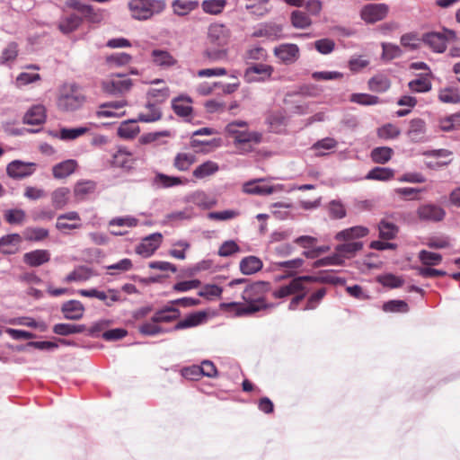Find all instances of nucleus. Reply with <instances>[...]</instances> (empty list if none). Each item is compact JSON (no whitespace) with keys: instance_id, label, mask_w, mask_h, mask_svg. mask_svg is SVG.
Listing matches in <instances>:
<instances>
[{"instance_id":"nucleus-64","label":"nucleus","mask_w":460,"mask_h":460,"mask_svg":"<svg viewBox=\"0 0 460 460\" xmlns=\"http://www.w3.org/2000/svg\"><path fill=\"white\" fill-rule=\"evenodd\" d=\"M131 56L125 52L115 53L106 57L107 64L111 66H120L129 63Z\"/></svg>"},{"instance_id":"nucleus-6","label":"nucleus","mask_w":460,"mask_h":460,"mask_svg":"<svg viewBox=\"0 0 460 460\" xmlns=\"http://www.w3.org/2000/svg\"><path fill=\"white\" fill-rule=\"evenodd\" d=\"M102 86L105 93L117 95L128 92L132 87V81L120 74H117L104 80Z\"/></svg>"},{"instance_id":"nucleus-27","label":"nucleus","mask_w":460,"mask_h":460,"mask_svg":"<svg viewBox=\"0 0 460 460\" xmlns=\"http://www.w3.org/2000/svg\"><path fill=\"white\" fill-rule=\"evenodd\" d=\"M76 167V161L68 159L54 165L52 173L56 179H64L71 175L75 171Z\"/></svg>"},{"instance_id":"nucleus-37","label":"nucleus","mask_w":460,"mask_h":460,"mask_svg":"<svg viewBox=\"0 0 460 460\" xmlns=\"http://www.w3.org/2000/svg\"><path fill=\"white\" fill-rule=\"evenodd\" d=\"M219 170V166L216 162L213 161H206L205 163L197 166L192 172L193 177L196 179H204L206 177L211 176L217 172Z\"/></svg>"},{"instance_id":"nucleus-2","label":"nucleus","mask_w":460,"mask_h":460,"mask_svg":"<svg viewBox=\"0 0 460 460\" xmlns=\"http://www.w3.org/2000/svg\"><path fill=\"white\" fill-rule=\"evenodd\" d=\"M85 102V95L76 84H64L58 93L57 105L64 111L80 109Z\"/></svg>"},{"instance_id":"nucleus-12","label":"nucleus","mask_w":460,"mask_h":460,"mask_svg":"<svg viewBox=\"0 0 460 460\" xmlns=\"http://www.w3.org/2000/svg\"><path fill=\"white\" fill-rule=\"evenodd\" d=\"M230 30L223 23L214 22L208 26V39L218 47H224L228 43L230 39Z\"/></svg>"},{"instance_id":"nucleus-28","label":"nucleus","mask_w":460,"mask_h":460,"mask_svg":"<svg viewBox=\"0 0 460 460\" xmlns=\"http://www.w3.org/2000/svg\"><path fill=\"white\" fill-rule=\"evenodd\" d=\"M263 263L256 256H247L242 259L239 264L240 270L244 275H252L261 270Z\"/></svg>"},{"instance_id":"nucleus-20","label":"nucleus","mask_w":460,"mask_h":460,"mask_svg":"<svg viewBox=\"0 0 460 460\" xmlns=\"http://www.w3.org/2000/svg\"><path fill=\"white\" fill-rule=\"evenodd\" d=\"M266 122L269 126V128L271 132L280 133L284 130L287 118L285 115V111L282 110H277L270 111L267 118Z\"/></svg>"},{"instance_id":"nucleus-3","label":"nucleus","mask_w":460,"mask_h":460,"mask_svg":"<svg viewBox=\"0 0 460 460\" xmlns=\"http://www.w3.org/2000/svg\"><path fill=\"white\" fill-rule=\"evenodd\" d=\"M128 6L133 19L146 21L163 13L166 8V2L164 0H130Z\"/></svg>"},{"instance_id":"nucleus-32","label":"nucleus","mask_w":460,"mask_h":460,"mask_svg":"<svg viewBox=\"0 0 460 460\" xmlns=\"http://www.w3.org/2000/svg\"><path fill=\"white\" fill-rule=\"evenodd\" d=\"M184 181L181 177L169 176L167 174L157 172L153 179V184L157 188H172L182 185Z\"/></svg>"},{"instance_id":"nucleus-4","label":"nucleus","mask_w":460,"mask_h":460,"mask_svg":"<svg viewBox=\"0 0 460 460\" xmlns=\"http://www.w3.org/2000/svg\"><path fill=\"white\" fill-rule=\"evenodd\" d=\"M305 282H331L330 277L322 276H300L294 278L288 284L281 286L279 288L273 291L272 295L275 298H284L292 295H298V293L305 292Z\"/></svg>"},{"instance_id":"nucleus-26","label":"nucleus","mask_w":460,"mask_h":460,"mask_svg":"<svg viewBox=\"0 0 460 460\" xmlns=\"http://www.w3.org/2000/svg\"><path fill=\"white\" fill-rule=\"evenodd\" d=\"M369 233L368 228L362 226H356L342 231H340L336 234L335 239L338 241H348L358 238H362L367 235Z\"/></svg>"},{"instance_id":"nucleus-55","label":"nucleus","mask_w":460,"mask_h":460,"mask_svg":"<svg viewBox=\"0 0 460 460\" xmlns=\"http://www.w3.org/2000/svg\"><path fill=\"white\" fill-rule=\"evenodd\" d=\"M439 128L443 131L460 130V113L453 114L439 120Z\"/></svg>"},{"instance_id":"nucleus-21","label":"nucleus","mask_w":460,"mask_h":460,"mask_svg":"<svg viewBox=\"0 0 460 460\" xmlns=\"http://www.w3.org/2000/svg\"><path fill=\"white\" fill-rule=\"evenodd\" d=\"M50 260V252L48 250L38 249L24 253L23 261L31 267H39Z\"/></svg>"},{"instance_id":"nucleus-44","label":"nucleus","mask_w":460,"mask_h":460,"mask_svg":"<svg viewBox=\"0 0 460 460\" xmlns=\"http://www.w3.org/2000/svg\"><path fill=\"white\" fill-rule=\"evenodd\" d=\"M394 176V170L386 167H375L366 175L367 180L389 181Z\"/></svg>"},{"instance_id":"nucleus-60","label":"nucleus","mask_w":460,"mask_h":460,"mask_svg":"<svg viewBox=\"0 0 460 460\" xmlns=\"http://www.w3.org/2000/svg\"><path fill=\"white\" fill-rule=\"evenodd\" d=\"M240 212L234 209H226L223 211H213L208 214V218L216 221H227L237 217Z\"/></svg>"},{"instance_id":"nucleus-1","label":"nucleus","mask_w":460,"mask_h":460,"mask_svg":"<svg viewBox=\"0 0 460 460\" xmlns=\"http://www.w3.org/2000/svg\"><path fill=\"white\" fill-rule=\"evenodd\" d=\"M269 289V282H253L247 286L243 292L244 303H230L226 305L232 307L237 315L254 314L267 310L273 306V304L266 301V295Z\"/></svg>"},{"instance_id":"nucleus-52","label":"nucleus","mask_w":460,"mask_h":460,"mask_svg":"<svg viewBox=\"0 0 460 460\" xmlns=\"http://www.w3.org/2000/svg\"><path fill=\"white\" fill-rule=\"evenodd\" d=\"M80 294L84 296L87 297H95L98 298L101 301L106 302L108 305H110V303L108 302V299L110 298L111 301H116L117 297L113 294L112 291H110V294H107L104 291L98 290L96 288H90V289H82L80 290Z\"/></svg>"},{"instance_id":"nucleus-19","label":"nucleus","mask_w":460,"mask_h":460,"mask_svg":"<svg viewBox=\"0 0 460 460\" xmlns=\"http://www.w3.org/2000/svg\"><path fill=\"white\" fill-rule=\"evenodd\" d=\"M27 70L39 71L40 66L36 64H30L23 66ZM41 80V76L37 72H22L15 78V85L17 87H22L30 84Z\"/></svg>"},{"instance_id":"nucleus-38","label":"nucleus","mask_w":460,"mask_h":460,"mask_svg":"<svg viewBox=\"0 0 460 460\" xmlns=\"http://www.w3.org/2000/svg\"><path fill=\"white\" fill-rule=\"evenodd\" d=\"M196 162V156L190 153H178L173 159V166L181 172H186Z\"/></svg>"},{"instance_id":"nucleus-51","label":"nucleus","mask_w":460,"mask_h":460,"mask_svg":"<svg viewBox=\"0 0 460 460\" xmlns=\"http://www.w3.org/2000/svg\"><path fill=\"white\" fill-rule=\"evenodd\" d=\"M385 313L394 314H406L409 311V306L403 300H390L383 304L382 306Z\"/></svg>"},{"instance_id":"nucleus-30","label":"nucleus","mask_w":460,"mask_h":460,"mask_svg":"<svg viewBox=\"0 0 460 460\" xmlns=\"http://www.w3.org/2000/svg\"><path fill=\"white\" fill-rule=\"evenodd\" d=\"M426 132L425 121L421 119H413L410 121L408 137L414 142H420L424 139Z\"/></svg>"},{"instance_id":"nucleus-8","label":"nucleus","mask_w":460,"mask_h":460,"mask_svg":"<svg viewBox=\"0 0 460 460\" xmlns=\"http://www.w3.org/2000/svg\"><path fill=\"white\" fill-rule=\"evenodd\" d=\"M36 168L35 163L14 160L7 164L6 173L12 179L21 180L32 175Z\"/></svg>"},{"instance_id":"nucleus-13","label":"nucleus","mask_w":460,"mask_h":460,"mask_svg":"<svg viewBox=\"0 0 460 460\" xmlns=\"http://www.w3.org/2000/svg\"><path fill=\"white\" fill-rule=\"evenodd\" d=\"M163 235L160 233L152 234L142 240L136 252L143 257H150L161 245Z\"/></svg>"},{"instance_id":"nucleus-23","label":"nucleus","mask_w":460,"mask_h":460,"mask_svg":"<svg viewBox=\"0 0 460 460\" xmlns=\"http://www.w3.org/2000/svg\"><path fill=\"white\" fill-rule=\"evenodd\" d=\"M198 302H199L198 299L191 298V297L179 298V299L171 301L168 304H166V305H163L162 307L158 308L155 312V316H164V314H166V313H171V312L175 313V312H177V310L174 307L175 305H181V306H183V307H190V306H193V305H197Z\"/></svg>"},{"instance_id":"nucleus-57","label":"nucleus","mask_w":460,"mask_h":460,"mask_svg":"<svg viewBox=\"0 0 460 460\" xmlns=\"http://www.w3.org/2000/svg\"><path fill=\"white\" fill-rule=\"evenodd\" d=\"M92 270L87 267H79L70 272L66 277V280L68 282L73 281H85L92 277Z\"/></svg>"},{"instance_id":"nucleus-63","label":"nucleus","mask_w":460,"mask_h":460,"mask_svg":"<svg viewBox=\"0 0 460 460\" xmlns=\"http://www.w3.org/2000/svg\"><path fill=\"white\" fill-rule=\"evenodd\" d=\"M382 58L386 60H391L402 56V49L399 46L392 43H382Z\"/></svg>"},{"instance_id":"nucleus-39","label":"nucleus","mask_w":460,"mask_h":460,"mask_svg":"<svg viewBox=\"0 0 460 460\" xmlns=\"http://www.w3.org/2000/svg\"><path fill=\"white\" fill-rule=\"evenodd\" d=\"M70 190L68 188L60 187L51 193V202L55 208L61 209L68 202Z\"/></svg>"},{"instance_id":"nucleus-41","label":"nucleus","mask_w":460,"mask_h":460,"mask_svg":"<svg viewBox=\"0 0 460 460\" xmlns=\"http://www.w3.org/2000/svg\"><path fill=\"white\" fill-rule=\"evenodd\" d=\"M146 111H142L137 116V120L142 122H154L159 120L162 117L161 110L155 104L148 103Z\"/></svg>"},{"instance_id":"nucleus-56","label":"nucleus","mask_w":460,"mask_h":460,"mask_svg":"<svg viewBox=\"0 0 460 460\" xmlns=\"http://www.w3.org/2000/svg\"><path fill=\"white\" fill-rule=\"evenodd\" d=\"M438 99L444 103H458L460 102V93L454 88H444L438 93Z\"/></svg>"},{"instance_id":"nucleus-58","label":"nucleus","mask_w":460,"mask_h":460,"mask_svg":"<svg viewBox=\"0 0 460 460\" xmlns=\"http://www.w3.org/2000/svg\"><path fill=\"white\" fill-rule=\"evenodd\" d=\"M408 86L412 92L427 93L431 89V83L427 77L420 76L409 82Z\"/></svg>"},{"instance_id":"nucleus-48","label":"nucleus","mask_w":460,"mask_h":460,"mask_svg":"<svg viewBox=\"0 0 460 460\" xmlns=\"http://www.w3.org/2000/svg\"><path fill=\"white\" fill-rule=\"evenodd\" d=\"M379 229V236L385 240H392L394 239L397 233L398 227L395 224L392 222H388L386 220H382L378 225Z\"/></svg>"},{"instance_id":"nucleus-46","label":"nucleus","mask_w":460,"mask_h":460,"mask_svg":"<svg viewBox=\"0 0 460 460\" xmlns=\"http://www.w3.org/2000/svg\"><path fill=\"white\" fill-rule=\"evenodd\" d=\"M68 6L74 8L78 11L82 15H84L86 19L91 22H97L98 17L94 13L93 8L91 5L82 4L78 1L72 0L68 3Z\"/></svg>"},{"instance_id":"nucleus-62","label":"nucleus","mask_w":460,"mask_h":460,"mask_svg":"<svg viewBox=\"0 0 460 460\" xmlns=\"http://www.w3.org/2000/svg\"><path fill=\"white\" fill-rule=\"evenodd\" d=\"M18 56V45L15 42H10L3 49L1 54V63L7 64L10 61H13Z\"/></svg>"},{"instance_id":"nucleus-16","label":"nucleus","mask_w":460,"mask_h":460,"mask_svg":"<svg viewBox=\"0 0 460 460\" xmlns=\"http://www.w3.org/2000/svg\"><path fill=\"white\" fill-rule=\"evenodd\" d=\"M185 201L193 203L200 209H209L217 205V199L210 198L203 190H196L185 197Z\"/></svg>"},{"instance_id":"nucleus-50","label":"nucleus","mask_w":460,"mask_h":460,"mask_svg":"<svg viewBox=\"0 0 460 460\" xmlns=\"http://www.w3.org/2000/svg\"><path fill=\"white\" fill-rule=\"evenodd\" d=\"M290 20L292 25L296 29L308 28L312 23L310 17L305 13L298 10L291 13Z\"/></svg>"},{"instance_id":"nucleus-36","label":"nucleus","mask_w":460,"mask_h":460,"mask_svg":"<svg viewBox=\"0 0 460 460\" xmlns=\"http://www.w3.org/2000/svg\"><path fill=\"white\" fill-rule=\"evenodd\" d=\"M137 119L123 121L118 128V136L124 139L135 137L139 132V128L137 125Z\"/></svg>"},{"instance_id":"nucleus-14","label":"nucleus","mask_w":460,"mask_h":460,"mask_svg":"<svg viewBox=\"0 0 460 460\" xmlns=\"http://www.w3.org/2000/svg\"><path fill=\"white\" fill-rule=\"evenodd\" d=\"M252 36L254 38L265 37L272 40H279L284 38L283 28L276 23H261L255 28Z\"/></svg>"},{"instance_id":"nucleus-53","label":"nucleus","mask_w":460,"mask_h":460,"mask_svg":"<svg viewBox=\"0 0 460 460\" xmlns=\"http://www.w3.org/2000/svg\"><path fill=\"white\" fill-rule=\"evenodd\" d=\"M393 155V149L387 146L376 147L371 151V158L375 163L385 164Z\"/></svg>"},{"instance_id":"nucleus-43","label":"nucleus","mask_w":460,"mask_h":460,"mask_svg":"<svg viewBox=\"0 0 460 460\" xmlns=\"http://www.w3.org/2000/svg\"><path fill=\"white\" fill-rule=\"evenodd\" d=\"M391 86L390 80L383 75L373 76L368 81V88L376 93L386 92Z\"/></svg>"},{"instance_id":"nucleus-45","label":"nucleus","mask_w":460,"mask_h":460,"mask_svg":"<svg viewBox=\"0 0 460 460\" xmlns=\"http://www.w3.org/2000/svg\"><path fill=\"white\" fill-rule=\"evenodd\" d=\"M234 134V143L236 144H259L262 137L261 133L255 131H236Z\"/></svg>"},{"instance_id":"nucleus-59","label":"nucleus","mask_w":460,"mask_h":460,"mask_svg":"<svg viewBox=\"0 0 460 460\" xmlns=\"http://www.w3.org/2000/svg\"><path fill=\"white\" fill-rule=\"evenodd\" d=\"M351 102L360 105H376L379 103V98L368 93H352L349 97Z\"/></svg>"},{"instance_id":"nucleus-42","label":"nucleus","mask_w":460,"mask_h":460,"mask_svg":"<svg viewBox=\"0 0 460 460\" xmlns=\"http://www.w3.org/2000/svg\"><path fill=\"white\" fill-rule=\"evenodd\" d=\"M327 294L326 288H321L313 292L304 304L303 310H314L317 308L322 303L323 299Z\"/></svg>"},{"instance_id":"nucleus-24","label":"nucleus","mask_w":460,"mask_h":460,"mask_svg":"<svg viewBox=\"0 0 460 460\" xmlns=\"http://www.w3.org/2000/svg\"><path fill=\"white\" fill-rule=\"evenodd\" d=\"M135 162L134 155L126 148H119L113 155L112 164L116 167L129 170Z\"/></svg>"},{"instance_id":"nucleus-29","label":"nucleus","mask_w":460,"mask_h":460,"mask_svg":"<svg viewBox=\"0 0 460 460\" xmlns=\"http://www.w3.org/2000/svg\"><path fill=\"white\" fill-rule=\"evenodd\" d=\"M199 7L197 0H173L172 8L174 14L178 16H186Z\"/></svg>"},{"instance_id":"nucleus-17","label":"nucleus","mask_w":460,"mask_h":460,"mask_svg":"<svg viewBox=\"0 0 460 460\" xmlns=\"http://www.w3.org/2000/svg\"><path fill=\"white\" fill-rule=\"evenodd\" d=\"M173 318H150V321L139 326V331L144 335H155L167 332L164 324L169 323Z\"/></svg>"},{"instance_id":"nucleus-11","label":"nucleus","mask_w":460,"mask_h":460,"mask_svg":"<svg viewBox=\"0 0 460 460\" xmlns=\"http://www.w3.org/2000/svg\"><path fill=\"white\" fill-rule=\"evenodd\" d=\"M416 215L420 221L439 222L446 217V211L438 205L427 203L417 208Z\"/></svg>"},{"instance_id":"nucleus-5","label":"nucleus","mask_w":460,"mask_h":460,"mask_svg":"<svg viewBox=\"0 0 460 460\" xmlns=\"http://www.w3.org/2000/svg\"><path fill=\"white\" fill-rule=\"evenodd\" d=\"M455 32L451 30H443L442 31H429L422 35V42L435 53H443L446 51L449 38L455 37Z\"/></svg>"},{"instance_id":"nucleus-18","label":"nucleus","mask_w":460,"mask_h":460,"mask_svg":"<svg viewBox=\"0 0 460 460\" xmlns=\"http://www.w3.org/2000/svg\"><path fill=\"white\" fill-rule=\"evenodd\" d=\"M273 71V67L270 65L256 64L246 68L244 72V78L248 83L257 82L260 81V79L256 75H262L261 80H264L265 78H270Z\"/></svg>"},{"instance_id":"nucleus-40","label":"nucleus","mask_w":460,"mask_h":460,"mask_svg":"<svg viewBox=\"0 0 460 460\" xmlns=\"http://www.w3.org/2000/svg\"><path fill=\"white\" fill-rule=\"evenodd\" d=\"M227 4V0H204L201 8L205 13L211 15L220 14Z\"/></svg>"},{"instance_id":"nucleus-47","label":"nucleus","mask_w":460,"mask_h":460,"mask_svg":"<svg viewBox=\"0 0 460 460\" xmlns=\"http://www.w3.org/2000/svg\"><path fill=\"white\" fill-rule=\"evenodd\" d=\"M84 330L85 326L84 324L76 323H58L56 324L53 328L54 332L58 335L79 333L84 332Z\"/></svg>"},{"instance_id":"nucleus-15","label":"nucleus","mask_w":460,"mask_h":460,"mask_svg":"<svg viewBox=\"0 0 460 460\" xmlns=\"http://www.w3.org/2000/svg\"><path fill=\"white\" fill-rule=\"evenodd\" d=\"M22 236L19 234H8L0 238V252L4 255H13L19 252Z\"/></svg>"},{"instance_id":"nucleus-10","label":"nucleus","mask_w":460,"mask_h":460,"mask_svg":"<svg viewBox=\"0 0 460 460\" xmlns=\"http://www.w3.org/2000/svg\"><path fill=\"white\" fill-rule=\"evenodd\" d=\"M263 178L249 181L243 185V191L247 194L266 196L274 192L282 191L283 185H261V182L264 181Z\"/></svg>"},{"instance_id":"nucleus-25","label":"nucleus","mask_w":460,"mask_h":460,"mask_svg":"<svg viewBox=\"0 0 460 460\" xmlns=\"http://www.w3.org/2000/svg\"><path fill=\"white\" fill-rule=\"evenodd\" d=\"M191 99L189 96L181 95L176 97L172 102L173 111L181 117L187 118L192 112Z\"/></svg>"},{"instance_id":"nucleus-9","label":"nucleus","mask_w":460,"mask_h":460,"mask_svg":"<svg viewBox=\"0 0 460 460\" xmlns=\"http://www.w3.org/2000/svg\"><path fill=\"white\" fill-rule=\"evenodd\" d=\"M389 12L386 4H368L360 11L361 19L367 23H375L384 20Z\"/></svg>"},{"instance_id":"nucleus-33","label":"nucleus","mask_w":460,"mask_h":460,"mask_svg":"<svg viewBox=\"0 0 460 460\" xmlns=\"http://www.w3.org/2000/svg\"><path fill=\"white\" fill-rule=\"evenodd\" d=\"M49 235V231L44 227L28 226L22 231V236L27 242L38 243L45 240Z\"/></svg>"},{"instance_id":"nucleus-31","label":"nucleus","mask_w":460,"mask_h":460,"mask_svg":"<svg viewBox=\"0 0 460 460\" xmlns=\"http://www.w3.org/2000/svg\"><path fill=\"white\" fill-rule=\"evenodd\" d=\"M88 130L89 129L86 127H79L73 128H63L58 132L51 131L50 135L61 140L69 141L78 138L79 137L85 134Z\"/></svg>"},{"instance_id":"nucleus-49","label":"nucleus","mask_w":460,"mask_h":460,"mask_svg":"<svg viewBox=\"0 0 460 460\" xmlns=\"http://www.w3.org/2000/svg\"><path fill=\"white\" fill-rule=\"evenodd\" d=\"M363 247L361 242L345 243L336 246L335 251L341 252V256L345 260L353 256L357 252L360 251Z\"/></svg>"},{"instance_id":"nucleus-22","label":"nucleus","mask_w":460,"mask_h":460,"mask_svg":"<svg viewBox=\"0 0 460 460\" xmlns=\"http://www.w3.org/2000/svg\"><path fill=\"white\" fill-rule=\"evenodd\" d=\"M46 108L42 104L33 105L23 117V123L28 125H40L46 120Z\"/></svg>"},{"instance_id":"nucleus-34","label":"nucleus","mask_w":460,"mask_h":460,"mask_svg":"<svg viewBox=\"0 0 460 460\" xmlns=\"http://www.w3.org/2000/svg\"><path fill=\"white\" fill-rule=\"evenodd\" d=\"M151 56L154 64L158 66L170 67L177 63V60L167 50L154 49Z\"/></svg>"},{"instance_id":"nucleus-61","label":"nucleus","mask_w":460,"mask_h":460,"mask_svg":"<svg viewBox=\"0 0 460 460\" xmlns=\"http://www.w3.org/2000/svg\"><path fill=\"white\" fill-rule=\"evenodd\" d=\"M419 259L427 266H434L440 263L442 256L439 253L422 250L419 252Z\"/></svg>"},{"instance_id":"nucleus-7","label":"nucleus","mask_w":460,"mask_h":460,"mask_svg":"<svg viewBox=\"0 0 460 460\" xmlns=\"http://www.w3.org/2000/svg\"><path fill=\"white\" fill-rule=\"evenodd\" d=\"M273 55L279 63L292 65L300 58V49L294 43H281L273 49Z\"/></svg>"},{"instance_id":"nucleus-35","label":"nucleus","mask_w":460,"mask_h":460,"mask_svg":"<svg viewBox=\"0 0 460 460\" xmlns=\"http://www.w3.org/2000/svg\"><path fill=\"white\" fill-rule=\"evenodd\" d=\"M81 22L82 18L75 13H72L60 19L58 28L63 33L68 34L75 31Z\"/></svg>"},{"instance_id":"nucleus-54","label":"nucleus","mask_w":460,"mask_h":460,"mask_svg":"<svg viewBox=\"0 0 460 460\" xmlns=\"http://www.w3.org/2000/svg\"><path fill=\"white\" fill-rule=\"evenodd\" d=\"M4 219L10 225H21L26 219V213L21 208L7 209L4 212Z\"/></svg>"}]
</instances>
